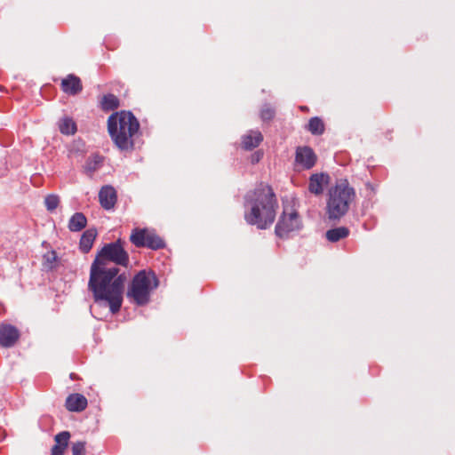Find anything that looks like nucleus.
Instances as JSON below:
<instances>
[{
    "instance_id": "nucleus-9",
    "label": "nucleus",
    "mask_w": 455,
    "mask_h": 455,
    "mask_svg": "<svg viewBox=\"0 0 455 455\" xmlns=\"http://www.w3.org/2000/svg\"><path fill=\"white\" fill-rule=\"evenodd\" d=\"M317 161L314 150L308 146L298 147L295 151V165L302 170L312 169Z\"/></svg>"
},
{
    "instance_id": "nucleus-16",
    "label": "nucleus",
    "mask_w": 455,
    "mask_h": 455,
    "mask_svg": "<svg viewBox=\"0 0 455 455\" xmlns=\"http://www.w3.org/2000/svg\"><path fill=\"white\" fill-rule=\"evenodd\" d=\"M263 140V136L259 131H250L242 137V147L245 150H251L257 148Z\"/></svg>"
},
{
    "instance_id": "nucleus-8",
    "label": "nucleus",
    "mask_w": 455,
    "mask_h": 455,
    "mask_svg": "<svg viewBox=\"0 0 455 455\" xmlns=\"http://www.w3.org/2000/svg\"><path fill=\"white\" fill-rule=\"evenodd\" d=\"M300 227L301 222L298 212L291 208L284 209L275 226V232L277 236L283 238L289 233L299 230Z\"/></svg>"
},
{
    "instance_id": "nucleus-10",
    "label": "nucleus",
    "mask_w": 455,
    "mask_h": 455,
    "mask_svg": "<svg viewBox=\"0 0 455 455\" xmlns=\"http://www.w3.org/2000/svg\"><path fill=\"white\" fill-rule=\"evenodd\" d=\"M20 338V332L17 327L10 323L0 324V347L9 348L14 347Z\"/></svg>"
},
{
    "instance_id": "nucleus-1",
    "label": "nucleus",
    "mask_w": 455,
    "mask_h": 455,
    "mask_svg": "<svg viewBox=\"0 0 455 455\" xmlns=\"http://www.w3.org/2000/svg\"><path fill=\"white\" fill-rule=\"evenodd\" d=\"M126 276L119 274V268L91 269L88 283L95 302H106L113 314L117 313L123 303Z\"/></svg>"
},
{
    "instance_id": "nucleus-28",
    "label": "nucleus",
    "mask_w": 455,
    "mask_h": 455,
    "mask_svg": "<svg viewBox=\"0 0 455 455\" xmlns=\"http://www.w3.org/2000/svg\"><path fill=\"white\" fill-rule=\"evenodd\" d=\"M52 455H57V443L52 448Z\"/></svg>"
},
{
    "instance_id": "nucleus-19",
    "label": "nucleus",
    "mask_w": 455,
    "mask_h": 455,
    "mask_svg": "<svg viewBox=\"0 0 455 455\" xmlns=\"http://www.w3.org/2000/svg\"><path fill=\"white\" fill-rule=\"evenodd\" d=\"M59 130L64 135H74L77 132V125L73 118L64 116L59 124Z\"/></svg>"
},
{
    "instance_id": "nucleus-23",
    "label": "nucleus",
    "mask_w": 455,
    "mask_h": 455,
    "mask_svg": "<svg viewBox=\"0 0 455 455\" xmlns=\"http://www.w3.org/2000/svg\"><path fill=\"white\" fill-rule=\"evenodd\" d=\"M57 254L54 251H49L44 255V267L52 270L56 266Z\"/></svg>"
},
{
    "instance_id": "nucleus-15",
    "label": "nucleus",
    "mask_w": 455,
    "mask_h": 455,
    "mask_svg": "<svg viewBox=\"0 0 455 455\" xmlns=\"http://www.w3.org/2000/svg\"><path fill=\"white\" fill-rule=\"evenodd\" d=\"M97 235L98 231L95 228H88L87 230H85L83 233L79 241L80 251L84 253H88L92 248V245L97 238Z\"/></svg>"
},
{
    "instance_id": "nucleus-30",
    "label": "nucleus",
    "mask_w": 455,
    "mask_h": 455,
    "mask_svg": "<svg viewBox=\"0 0 455 455\" xmlns=\"http://www.w3.org/2000/svg\"><path fill=\"white\" fill-rule=\"evenodd\" d=\"M259 160V155H257V156H256V157H254V156L252 157V162H253V163H254V162H258Z\"/></svg>"
},
{
    "instance_id": "nucleus-27",
    "label": "nucleus",
    "mask_w": 455,
    "mask_h": 455,
    "mask_svg": "<svg viewBox=\"0 0 455 455\" xmlns=\"http://www.w3.org/2000/svg\"><path fill=\"white\" fill-rule=\"evenodd\" d=\"M45 204L49 211H53L57 208V196L52 195L46 197Z\"/></svg>"
},
{
    "instance_id": "nucleus-22",
    "label": "nucleus",
    "mask_w": 455,
    "mask_h": 455,
    "mask_svg": "<svg viewBox=\"0 0 455 455\" xmlns=\"http://www.w3.org/2000/svg\"><path fill=\"white\" fill-rule=\"evenodd\" d=\"M103 160V156L100 155H93L90 156L85 163V170L91 173L94 172L102 165Z\"/></svg>"
},
{
    "instance_id": "nucleus-20",
    "label": "nucleus",
    "mask_w": 455,
    "mask_h": 455,
    "mask_svg": "<svg viewBox=\"0 0 455 455\" xmlns=\"http://www.w3.org/2000/svg\"><path fill=\"white\" fill-rule=\"evenodd\" d=\"M307 129L313 135H322L324 132L325 126L320 117L315 116L309 119Z\"/></svg>"
},
{
    "instance_id": "nucleus-13",
    "label": "nucleus",
    "mask_w": 455,
    "mask_h": 455,
    "mask_svg": "<svg viewBox=\"0 0 455 455\" xmlns=\"http://www.w3.org/2000/svg\"><path fill=\"white\" fill-rule=\"evenodd\" d=\"M117 200L116 191L112 186H103L99 192V201L102 208L111 210Z\"/></svg>"
},
{
    "instance_id": "nucleus-7",
    "label": "nucleus",
    "mask_w": 455,
    "mask_h": 455,
    "mask_svg": "<svg viewBox=\"0 0 455 455\" xmlns=\"http://www.w3.org/2000/svg\"><path fill=\"white\" fill-rule=\"evenodd\" d=\"M131 243L138 248L146 247L159 250L165 247V243L155 230L135 228L130 235Z\"/></svg>"
},
{
    "instance_id": "nucleus-26",
    "label": "nucleus",
    "mask_w": 455,
    "mask_h": 455,
    "mask_svg": "<svg viewBox=\"0 0 455 455\" xmlns=\"http://www.w3.org/2000/svg\"><path fill=\"white\" fill-rule=\"evenodd\" d=\"M70 434L68 431L59 433V455H60V444L68 446Z\"/></svg>"
},
{
    "instance_id": "nucleus-24",
    "label": "nucleus",
    "mask_w": 455,
    "mask_h": 455,
    "mask_svg": "<svg viewBox=\"0 0 455 455\" xmlns=\"http://www.w3.org/2000/svg\"><path fill=\"white\" fill-rule=\"evenodd\" d=\"M275 116V108L269 104H266L260 110V118L264 122H269L274 119Z\"/></svg>"
},
{
    "instance_id": "nucleus-14",
    "label": "nucleus",
    "mask_w": 455,
    "mask_h": 455,
    "mask_svg": "<svg viewBox=\"0 0 455 455\" xmlns=\"http://www.w3.org/2000/svg\"><path fill=\"white\" fill-rule=\"evenodd\" d=\"M88 405L86 397L78 393L69 395L65 401V407L71 412H82Z\"/></svg>"
},
{
    "instance_id": "nucleus-3",
    "label": "nucleus",
    "mask_w": 455,
    "mask_h": 455,
    "mask_svg": "<svg viewBox=\"0 0 455 455\" xmlns=\"http://www.w3.org/2000/svg\"><path fill=\"white\" fill-rule=\"evenodd\" d=\"M140 130V123L130 111L111 114L108 118L109 136L121 151H132L135 146V137Z\"/></svg>"
},
{
    "instance_id": "nucleus-4",
    "label": "nucleus",
    "mask_w": 455,
    "mask_h": 455,
    "mask_svg": "<svg viewBox=\"0 0 455 455\" xmlns=\"http://www.w3.org/2000/svg\"><path fill=\"white\" fill-rule=\"evenodd\" d=\"M355 189L347 180H340L329 191L326 204V214L330 220H336L343 217L355 201Z\"/></svg>"
},
{
    "instance_id": "nucleus-25",
    "label": "nucleus",
    "mask_w": 455,
    "mask_h": 455,
    "mask_svg": "<svg viewBox=\"0 0 455 455\" xmlns=\"http://www.w3.org/2000/svg\"><path fill=\"white\" fill-rule=\"evenodd\" d=\"M72 455H85V443L77 442L72 446Z\"/></svg>"
},
{
    "instance_id": "nucleus-6",
    "label": "nucleus",
    "mask_w": 455,
    "mask_h": 455,
    "mask_svg": "<svg viewBox=\"0 0 455 455\" xmlns=\"http://www.w3.org/2000/svg\"><path fill=\"white\" fill-rule=\"evenodd\" d=\"M124 242L117 239L114 243L105 244L96 255L91 269H109L108 262H114L116 265L127 267L129 264V254L124 250Z\"/></svg>"
},
{
    "instance_id": "nucleus-18",
    "label": "nucleus",
    "mask_w": 455,
    "mask_h": 455,
    "mask_svg": "<svg viewBox=\"0 0 455 455\" xmlns=\"http://www.w3.org/2000/svg\"><path fill=\"white\" fill-rule=\"evenodd\" d=\"M87 219L82 212L75 213L68 221V228L72 232L81 231L86 227Z\"/></svg>"
},
{
    "instance_id": "nucleus-17",
    "label": "nucleus",
    "mask_w": 455,
    "mask_h": 455,
    "mask_svg": "<svg viewBox=\"0 0 455 455\" xmlns=\"http://www.w3.org/2000/svg\"><path fill=\"white\" fill-rule=\"evenodd\" d=\"M349 229L346 227H338L331 229H329L325 233V237L329 242L336 243L341 239H344L348 236Z\"/></svg>"
},
{
    "instance_id": "nucleus-11",
    "label": "nucleus",
    "mask_w": 455,
    "mask_h": 455,
    "mask_svg": "<svg viewBox=\"0 0 455 455\" xmlns=\"http://www.w3.org/2000/svg\"><path fill=\"white\" fill-rule=\"evenodd\" d=\"M330 182V176L326 173H314L309 177L308 191L315 196L322 195L324 187Z\"/></svg>"
},
{
    "instance_id": "nucleus-21",
    "label": "nucleus",
    "mask_w": 455,
    "mask_h": 455,
    "mask_svg": "<svg viewBox=\"0 0 455 455\" xmlns=\"http://www.w3.org/2000/svg\"><path fill=\"white\" fill-rule=\"evenodd\" d=\"M100 106L104 111L114 110L119 107V100L116 95L109 93L103 96Z\"/></svg>"
},
{
    "instance_id": "nucleus-5",
    "label": "nucleus",
    "mask_w": 455,
    "mask_h": 455,
    "mask_svg": "<svg viewBox=\"0 0 455 455\" xmlns=\"http://www.w3.org/2000/svg\"><path fill=\"white\" fill-rule=\"evenodd\" d=\"M158 286V279L155 273L141 270L132 278L127 290V298L138 306L149 302L150 293Z\"/></svg>"
},
{
    "instance_id": "nucleus-12",
    "label": "nucleus",
    "mask_w": 455,
    "mask_h": 455,
    "mask_svg": "<svg viewBox=\"0 0 455 455\" xmlns=\"http://www.w3.org/2000/svg\"><path fill=\"white\" fill-rule=\"evenodd\" d=\"M60 87L63 92L70 96L77 95L83 91L81 79L73 74L67 76L61 80Z\"/></svg>"
},
{
    "instance_id": "nucleus-2",
    "label": "nucleus",
    "mask_w": 455,
    "mask_h": 455,
    "mask_svg": "<svg viewBox=\"0 0 455 455\" xmlns=\"http://www.w3.org/2000/svg\"><path fill=\"white\" fill-rule=\"evenodd\" d=\"M245 206H250L244 214L247 223L265 229L274 222L278 204L272 188L260 183L246 195Z\"/></svg>"
},
{
    "instance_id": "nucleus-29",
    "label": "nucleus",
    "mask_w": 455,
    "mask_h": 455,
    "mask_svg": "<svg viewBox=\"0 0 455 455\" xmlns=\"http://www.w3.org/2000/svg\"><path fill=\"white\" fill-rule=\"evenodd\" d=\"M67 447L68 446H63V444H60V455H63V452Z\"/></svg>"
}]
</instances>
